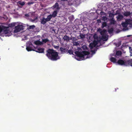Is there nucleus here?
<instances>
[{
	"mask_svg": "<svg viewBox=\"0 0 132 132\" xmlns=\"http://www.w3.org/2000/svg\"><path fill=\"white\" fill-rule=\"evenodd\" d=\"M46 55L48 59L53 61H56L60 58L58 53L53 49L48 50Z\"/></svg>",
	"mask_w": 132,
	"mask_h": 132,
	"instance_id": "f257e3e1",
	"label": "nucleus"
},
{
	"mask_svg": "<svg viewBox=\"0 0 132 132\" xmlns=\"http://www.w3.org/2000/svg\"><path fill=\"white\" fill-rule=\"evenodd\" d=\"M75 54L79 58V59H77V60L78 61H80L84 60V56L89 54V52L86 51H84L82 52L76 51L75 52Z\"/></svg>",
	"mask_w": 132,
	"mask_h": 132,
	"instance_id": "f03ea898",
	"label": "nucleus"
},
{
	"mask_svg": "<svg viewBox=\"0 0 132 132\" xmlns=\"http://www.w3.org/2000/svg\"><path fill=\"white\" fill-rule=\"evenodd\" d=\"M117 63L119 65L127 66L128 65L127 60H123L122 59L118 60Z\"/></svg>",
	"mask_w": 132,
	"mask_h": 132,
	"instance_id": "7ed1b4c3",
	"label": "nucleus"
},
{
	"mask_svg": "<svg viewBox=\"0 0 132 132\" xmlns=\"http://www.w3.org/2000/svg\"><path fill=\"white\" fill-rule=\"evenodd\" d=\"M24 26L23 25H18L15 26L14 31L15 32H18L20 31L23 29Z\"/></svg>",
	"mask_w": 132,
	"mask_h": 132,
	"instance_id": "20e7f679",
	"label": "nucleus"
},
{
	"mask_svg": "<svg viewBox=\"0 0 132 132\" xmlns=\"http://www.w3.org/2000/svg\"><path fill=\"white\" fill-rule=\"evenodd\" d=\"M34 48H35L34 46L30 42L29 43L28 45H27L26 49L28 51H35V50L33 49Z\"/></svg>",
	"mask_w": 132,
	"mask_h": 132,
	"instance_id": "39448f33",
	"label": "nucleus"
},
{
	"mask_svg": "<svg viewBox=\"0 0 132 132\" xmlns=\"http://www.w3.org/2000/svg\"><path fill=\"white\" fill-rule=\"evenodd\" d=\"M123 15L125 16L126 17L131 16L132 15V12H131L129 11L125 12L123 13Z\"/></svg>",
	"mask_w": 132,
	"mask_h": 132,
	"instance_id": "423d86ee",
	"label": "nucleus"
},
{
	"mask_svg": "<svg viewBox=\"0 0 132 132\" xmlns=\"http://www.w3.org/2000/svg\"><path fill=\"white\" fill-rule=\"evenodd\" d=\"M97 44V42L96 41H94L93 43H91L89 44V46L91 48H92L93 47H95Z\"/></svg>",
	"mask_w": 132,
	"mask_h": 132,
	"instance_id": "0eeeda50",
	"label": "nucleus"
},
{
	"mask_svg": "<svg viewBox=\"0 0 132 132\" xmlns=\"http://www.w3.org/2000/svg\"><path fill=\"white\" fill-rule=\"evenodd\" d=\"M119 14L118 16L116 17V18L118 21H120L123 19V16L122 15L120 14L119 13Z\"/></svg>",
	"mask_w": 132,
	"mask_h": 132,
	"instance_id": "6e6552de",
	"label": "nucleus"
},
{
	"mask_svg": "<svg viewBox=\"0 0 132 132\" xmlns=\"http://www.w3.org/2000/svg\"><path fill=\"white\" fill-rule=\"evenodd\" d=\"M60 50L61 53H65L67 52L68 51V49L66 48H63L62 47H60Z\"/></svg>",
	"mask_w": 132,
	"mask_h": 132,
	"instance_id": "1a4fd4ad",
	"label": "nucleus"
},
{
	"mask_svg": "<svg viewBox=\"0 0 132 132\" xmlns=\"http://www.w3.org/2000/svg\"><path fill=\"white\" fill-rule=\"evenodd\" d=\"M44 48H39L37 49V50H35V51L37 52H38L39 53H43L44 52Z\"/></svg>",
	"mask_w": 132,
	"mask_h": 132,
	"instance_id": "9d476101",
	"label": "nucleus"
},
{
	"mask_svg": "<svg viewBox=\"0 0 132 132\" xmlns=\"http://www.w3.org/2000/svg\"><path fill=\"white\" fill-rule=\"evenodd\" d=\"M63 39L64 41H66L67 42L69 41L70 40L69 37L67 35H65L63 37Z\"/></svg>",
	"mask_w": 132,
	"mask_h": 132,
	"instance_id": "9b49d317",
	"label": "nucleus"
},
{
	"mask_svg": "<svg viewBox=\"0 0 132 132\" xmlns=\"http://www.w3.org/2000/svg\"><path fill=\"white\" fill-rule=\"evenodd\" d=\"M47 21L46 19L44 18H43L41 21V23L44 25L45 24L46 22Z\"/></svg>",
	"mask_w": 132,
	"mask_h": 132,
	"instance_id": "f8f14e48",
	"label": "nucleus"
},
{
	"mask_svg": "<svg viewBox=\"0 0 132 132\" xmlns=\"http://www.w3.org/2000/svg\"><path fill=\"white\" fill-rule=\"evenodd\" d=\"M34 44L37 45H41L43 44L42 42L39 41V40H37L35 41L34 42Z\"/></svg>",
	"mask_w": 132,
	"mask_h": 132,
	"instance_id": "ddd939ff",
	"label": "nucleus"
},
{
	"mask_svg": "<svg viewBox=\"0 0 132 132\" xmlns=\"http://www.w3.org/2000/svg\"><path fill=\"white\" fill-rule=\"evenodd\" d=\"M106 30L105 29H104L101 32L100 34L102 36L106 35Z\"/></svg>",
	"mask_w": 132,
	"mask_h": 132,
	"instance_id": "4468645a",
	"label": "nucleus"
},
{
	"mask_svg": "<svg viewBox=\"0 0 132 132\" xmlns=\"http://www.w3.org/2000/svg\"><path fill=\"white\" fill-rule=\"evenodd\" d=\"M53 17L51 15V14H50L47 16V18L46 19L47 21H49Z\"/></svg>",
	"mask_w": 132,
	"mask_h": 132,
	"instance_id": "2eb2a0df",
	"label": "nucleus"
},
{
	"mask_svg": "<svg viewBox=\"0 0 132 132\" xmlns=\"http://www.w3.org/2000/svg\"><path fill=\"white\" fill-rule=\"evenodd\" d=\"M57 12L56 11H54L52 14H51L52 17H55L56 16Z\"/></svg>",
	"mask_w": 132,
	"mask_h": 132,
	"instance_id": "dca6fc26",
	"label": "nucleus"
},
{
	"mask_svg": "<svg viewBox=\"0 0 132 132\" xmlns=\"http://www.w3.org/2000/svg\"><path fill=\"white\" fill-rule=\"evenodd\" d=\"M17 3L18 4L22 6H23L25 4V2H22L20 1H18Z\"/></svg>",
	"mask_w": 132,
	"mask_h": 132,
	"instance_id": "f3484780",
	"label": "nucleus"
},
{
	"mask_svg": "<svg viewBox=\"0 0 132 132\" xmlns=\"http://www.w3.org/2000/svg\"><path fill=\"white\" fill-rule=\"evenodd\" d=\"M128 65H130L132 67V59L127 60Z\"/></svg>",
	"mask_w": 132,
	"mask_h": 132,
	"instance_id": "a211bd4d",
	"label": "nucleus"
},
{
	"mask_svg": "<svg viewBox=\"0 0 132 132\" xmlns=\"http://www.w3.org/2000/svg\"><path fill=\"white\" fill-rule=\"evenodd\" d=\"M110 23L111 24H115V21L114 19V18H112L110 19Z\"/></svg>",
	"mask_w": 132,
	"mask_h": 132,
	"instance_id": "6ab92c4d",
	"label": "nucleus"
},
{
	"mask_svg": "<svg viewBox=\"0 0 132 132\" xmlns=\"http://www.w3.org/2000/svg\"><path fill=\"white\" fill-rule=\"evenodd\" d=\"M121 24L122 27H126L128 25L126 22L122 23Z\"/></svg>",
	"mask_w": 132,
	"mask_h": 132,
	"instance_id": "aec40b11",
	"label": "nucleus"
},
{
	"mask_svg": "<svg viewBox=\"0 0 132 132\" xmlns=\"http://www.w3.org/2000/svg\"><path fill=\"white\" fill-rule=\"evenodd\" d=\"M117 14V13H116L115 14H113L112 13H109V17L110 18H114V15H116Z\"/></svg>",
	"mask_w": 132,
	"mask_h": 132,
	"instance_id": "412c9836",
	"label": "nucleus"
},
{
	"mask_svg": "<svg viewBox=\"0 0 132 132\" xmlns=\"http://www.w3.org/2000/svg\"><path fill=\"white\" fill-rule=\"evenodd\" d=\"M111 61L113 63H116V58L113 57H111L110 59Z\"/></svg>",
	"mask_w": 132,
	"mask_h": 132,
	"instance_id": "4be33fe9",
	"label": "nucleus"
},
{
	"mask_svg": "<svg viewBox=\"0 0 132 132\" xmlns=\"http://www.w3.org/2000/svg\"><path fill=\"white\" fill-rule=\"evenodd\" d=\"M122 54V52L121 51H117L116 52V55L115 56H116V55L118 56L121 55Z\"/></svg>",
	"mask_w": 132,
	"mask_h": 132,
	"instance_id": "5701e85b",
	"label": "nucleus"
},
{
	"mask_svg": "<svg viewBox=\"0 0 132 132\" xmlns=\"http://www.w3.org/2000/svg\"><path fill=\"white\" fill-rule=\"evenodd\" d=\"M35 27V26L33 25L31 26H30L28 28V29L30 30L31 29H33Z\"/></svg>",
	"mask_w": 132,
	"mask_h": 132,
	"instance_id": "b1692460",
	"label": "nucleus"
},
{
	"mask_svg": "<svg viewBox=\"0 0 132 132\" xmlns=\"http://www.w3.org/2000/svg\"><path fill=\"white\" fill-rule=\"evenodd\" d=\"M113 31V29L112 28L109 29L108 30V32L110 34L112 33Z\"/></svg>",
	"mask_w": 132,
	"mask_h": 132,
	"instance_id": "393cba45",
	"label": "nucleus"
},
{
	"mask_svg": "<svg viewBox=\"0 0 132 132\" xmlns=\"http://www.w3.org/2000/svg\"><path fill=\"white\" fill-rule=\"evenodd\" d=\"M129 52L130 53V56H132V48L131 47H129Z\"/></svg>",
	"mask_w": 132,
	"mask_h": 132,
	"instance_id": "a878e982",
	"label": "nucleus"
},
{
	"mask_svg": "<svg viewBox=\"0 0 132 132\" xmlns=\"http://www.w3.org/2000/svg\"><path fill=\"white\" fill-rule=\"evenodd\" d=\"M107 26V23L106 22H104L102 23L101 27L102 28H104V27L106 26Z\"/></svg>",
	"mask_w": 132,
	"mask_h": 132,
	"instance_id": "bb28decb",
	"label": "nucleus"
},
{
	"mask_svg": "<svg viewBox=\"0 0 132 132\" xmlns=\"http://www.w3.org/2000/svg\"><path fill=\"white\" fill-rule=\"evenodd\" d=\"M102 38L104 39V40H106L107 39L106 35L102 36Z\"/></svg>",
	"mask_w": 132,
	"mask_h": 132,
	"instance_id": "cd10ccee",
	"label": "nucleus"
},
{
	"mask_svg": "<svg viewBox=\"0 0 132 132\" xmlns=\"http://www.w3.org/2000/svg\"><path fill=\"white\" fill-rule=\"evenodd\" d=\"M59 6V5L58 3H57L56 2L55 3V5L53 6V7L54 8H56L57 9L58 7Z\"/></svg>",
	"mask_w": 132,
	"mask_h": 132,
	"instance_id": "c85d7f7f",
	"label": "nucleus"
},
{
	"mask_svg": "<svg viewBox=\"0 0 132 132\" xmlns=\"http://www.w3.org/2000/svg\"><path fill=\"white\" fill-rule=\"evenodd\" d=\"M67 52V53H69L70 54H73V51L72 50H68Z\"/></svg>",
	"mask_w": 132,
	"mask_h": 132,
	"instance_id": "c756f323",
	"label": "nucleus"
},
{
	"mask_svg": "<svg viewBox=\"0 0 132 132\" xmlns=\"http://www.w3.org/2000/svg\"><path fill=\"white\" fill-rule=\"evenodd\" d=\"M15 23H12L9 24V26L10 27H12L14 26L15 25Z\"/></svg>",
	"mask_w": 132,
	"mask_h": 132,
	"instance_id": "7c9ffc66",
	"label": "nucleus"
},
{
	"mask_svg": "<svg viewBox=\"0 0 132 132\" xmlns=\"http://www.w3.org/2000/svg\"><path fill=\"white\" fill-rule=\"evenodd\" d=\"M49 41V40L47 39H42V42L45 43Z\"/></svg>",
	"mask_w": 132,
	"mask_h": 132,
	"instance_id": "2f4dec72",
	"label": "nucleus"
},
{
	"mask_svg": "<svg viewBox=\"0 0 132 132\" xmlns=\"http://www.w3.org/2000/svg\"><path fill=\"white\" fill-rule=\"evenodd\" d=\"M79 44V43L77 42H75L73 43V45L74 46H77Z\"/></svg>",
	"mask_w": 132,
	"mask_h": 132,
	"instance_id": "473e14b6",
	"label": "nucleus"
},
{
	"mask_svg": "<svg viewBox=\"0 0 132 132\" xmlns=\"http://www.w3.org/2000/svg\"><path fill=\"white\" fill-rule=\"evenodd\" d=\"M79 36L81 38H83L85 37V35L82 34L80 33L79 35Z\"/></svg>",
	"mask_w": 132,
	"mask_h": 132,
	"instance_id": "72a5a7b5",
	"label": "nucleus"
},
{
	"mask_svg": "<svg viewBox=\"0 0 132 132\" xmlns=\"http://www.w3.org/2000/svg\"><path fill=\"white\" fill-rule=\"evenodd\" d=\"M125 22L127 23V24H130V21L129 20H126Z\"/></svg>",
	"mask_w": 132,
	"mask_h": 132,
	"instance_id": "f704fd0d",
	"label": "nucleus"
},
{
	"mask_svg": "<svg viewBox=\"0 0 132 132\" xmlns=\"http://www.w3.org/2000/svg\"><path fill=\"white\" fill-rule=\"evenodd\" d=\"M82 48L84 49H86L87 48V47L86 46V45H83L82 46Z\"/></svg>",
	"mask_w": 132,
	"mask_h": 132,
	"instance_id": "c9c22d12",
	"label": "nucleus"
},
{
	"mask_svg": "<svg viewBox=\"0 0 132 132\" xmlns=\"http://www.w3.org/2000/svg\"><path fill=\"white\" fill-rule=\"evenodd\" d=\"M34 3L33 2H29L28 3V4L29 5H30L31 4H32Z\"/></svg>",
	"mask_w": 132,
	"mask_h": 132,
	"instance_id": "e433bc0d",
	"label": "nucleus"
},
{
	"mask_svg": "<svg viewBox=\"0 0 132 132\" xmlns=\"http://www.w3.org/2000/svg\"><path fill=\"white\" fill-rule=\"evenodd\" d=\"M72 41H76L77 40V39L75 38L74 37H72Z\"/></svg>",
	"mask_w": 132,
	"mask_h": 132,
	"instance_id": "4c0bfd02",
	"label": "nucleus"
},
{
	"mask_svg": "<svg viewBox=\"0 0 132 132\" xmlns=\"http://www.w3.org/2000/svg\"><path fill=\"white\" fill-rule=\"evenodd\" d=\"M102 29L100 28H99L98 29V30H97V31L99 32H100V33H101V31H102Z\"/></svg>",
	"mask_w": 132,
	"mask_h": 132,
	"instance_id": "58836bf2",
	"label": "nucleus"
},
{
	"mask_svg": "<svg viewBox=\"0 0 132 132\" xmlns=\"http://www.w3.org/2000/svg\"><path fill=\"white\" fill-rule=\"evenodd\" d=\"M25 15L26 16L29 17V15L28 14H26Z\"/></svg>",
	"mask_w": 132,
	"mask_h": 132,
	"instance_id": "ea45409f",
	"label": "nucleus"
},
{
	"mask_svg": "<svg viewBox=\"0 0 132 132\" xmlns=\"http://www.w3.org/2000/svg\"><path fill=\"white\" fill-rule=\"evenodd\" d=\"M59 48V46H55V48H56L57 49H58Z\"/></svg>",
	"mask_w": 132,
	"mask_h": 132,
	"instance_id": "a19ab883",
	"label": "nucleus"
},
{
	"mask_svg": "<svg viewBox=\"0 0 132 132\" xmlns=\"http://www.w3.org/2000/svg\"><path fill=\"white\" fill-rule=\"evenodd\" d=\"M98 38V37L97 36H96V37H95L94 38Z\"/></svg>",
	"mask_w": 132,
	"mask_h": 132,
	"instance_id": "79ce46f5",
	"label": "nucleus"
},
{
	"mask_svg": "<svg viewBox=\"0 0 132 132\" xmlns=\"http://www.w3.org/2000/svg\"><path fill=\"white\" fill-rule=\"evenodd\" d=\"M120 45V44H119L117 46H119Z\"/></svg>",
	"mask_w": 132,
	"mask_h": 132,
	"instance_id": "37998d69",
	"label": "nucleus"
},
{
	"mask_svg": "<svg viewBox=\"0 0 132 132\" xmlns=\"http://www.w3.org/2000/svg\"><path fill=\"white\" fill-rule=\"evenodd\" d=\"M61 0L64 1H67V0Z\"/></svg>",
	"mask_w": 132,
	"mask_h": 132,
	"instance_id": "c03bdc74",
	"label": "nucleus"
},
{
	"mask_svg": "<svg viewBox=\"0 0 132 132\" xmlns=\"http://www.w3.org/2000/svg\"><path fill=\"white\" fill-rule=\"evenodd\" d=\"M97 40V41H98V42H100V40Z\"/></svg>",
	"mask_w": 132,
	"mask_h": 132,
	"instance_id": "a18cd8bd",
	"label": "nucleus"
},
{
	"mask_svg": "<svg viewBox=\"0 0 132 132\" xmlns=\"http://www.w3.org/2000/svg\"><path fill=\"white\" fill-rule=\"evenodd\" d=\"M52 31H55L54 30V29H52Z\"/></svg>",
	"mask_w": 132,
	"mask_h": 132,
	"instance_id": "49530a36",
	"label": "nucleus"
},
{
	"mask_svg": "<svg viewBox=\"0 0 132 132\" xmlns=\"http://www.w3.org/2000/svg\"><path fill=\"white\" fill-rule=\"evenodd\" d=\"M103 12H100V13L101 14V13H103Z\"/></svg>",
	"mask_w": 132,
	"mask_h": 132,
	"instance_id": "de8ad7c7",
	"label": "nucleus"
},
{
	"mask_svg": "<svg viewBox=\"0 0 132 132\" xmlns=\"http://www.w3.org/2000/svg\"><path fill=\"white\" fill-rule=\"evenodd\" d=\"M127 36L128 37H129V36Z\"/></svg>",
	"mask_w": 132,
	"mask_h": 132,
	"instance_id": "09e8293b",
	"label": "nucleus"
}]
</instances>
